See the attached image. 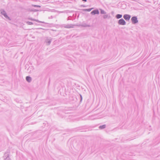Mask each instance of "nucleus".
I'll use <instances>...</instances> for the list:
<instances>
[{
	"instance_id": "1",
	"label": "nucleus",
	"mask_w": 160,
	"mask_h": 160,
	"mask_svg": "<svg viewBox=\"0 0 160 160\" xmlns=\"http://www.w3.org/2000/svg\"><path fill=\"white\" fill-rule=\"evenodd\" d=\"M131 21L132 23L133 24H135L138 23V18L137 16L132 17L131 19Z\"/></svg>"
},
{
	"instance_id": "2",
	"label": "nucleus",
	"mask_w": 160,
	"mask_h": 160,
	"mask_svg": "<svg viewBox=\"0 0 160 160\" xmlns=\"http://www.w3.org/2000/svg\"><path fill=\"white\" fill-rule=\"evenodd\" d=\"M118 23L119 25H125L126 24L125 21L123 18L119 19L118 21Z\"/></svg>"
},
{
	"instance_id": "3",
	"label": "nucleus",
	"mask_w": 160,
	"mask_h": 160,
	"mask_svg": "<svg viewBox=\"0 0 160 160\" xmlns=\"http://www.w3.org/2000/svg\"><path fill=\"white\" fill-rule=\"evenodd\" d=\"M131 17V16L129 14H124L123 15V18L126 21H128L130 20Z\"/></svg>"
},
{
	"instance_id": "4",
	"label": "nucleus",
	"mask_w": 160,
	"mask_h": 160,
	"mask_svg": "<svg viewBox=\"0 0 160 160\" xmlns=\"http://www.w3.org/2000/svg\"><path fill=\"white\" fill-rule=\"evenodd\" d=\"M91 13L93 15L98 14L99 13V12L98 10H95L92 12Z\"/></svg>"
},
{
	"instance_id": "5",
	"label": "nucleus",
	"mask_w": 160,
	"mask_h": 160,
	"mask_svg": "<svg viewBox=\"0 0 160 160\" xmlns=\"http://www.w3.org/2000/svg\"><path fill=\"white\" fill-rule=\"evenodd\" d=\"M122 17V15L120 14H118L116 16V18L117 19H119Z\"/></svg>"
},
{
	"instance_id": "6",
	"label": "nucleus",
	"mask_w": 160,
	"mask_h": 160,
	"mask_svg": "<svg viewBox=\"0 0 160 160\" xmlns=\"http://www.w3.org/2000/svg\"><path fill=\"white\" fill-rule=\"evenodd\" d=\"M26 79V80L28 82H30L31 80V77L28 76L27 77Z\"/></svg>"
},
{
	"instance_id": "7",
	"label": "nucleus",
	"mask_w": 160,
	"mask_h": 160,
	"mask_svg": "<svg viewBox=\"0 0 160 160\" xmlns=\"http://www.w3.org/2000/svg\"><path fill=\"white\" fill-rule=\"evenodd\" d=\"M105 127V125H103L102 126H101L99 127V128L101 129H102L103 128H104Z\"/></svg>"
},
{
	"instance_id": "8",
	"label": "nucleus",
	"mask_w": 160,
	"mask_h": 160,
	"mask_svg": "<svg viewBox=\"0 0 160 160\" xmlns=\"http://www.w3.org/2000/svg\"><path fill=\"white\" fill-rule=\"evenodd\" d=\"M101 13L102 14H104L105 13V12H104V11H103L102 10H101Z\"/></svg>"
},
{
	"instance_id": "9",
	"label": "nucleus",
	"mask_w": 160,
	"mask_h": 160,
	"mask_svg": "<svg viewBox=\"0 0 160 160\" xmlns=\"http://www.w3.org/2000/svg\"><path fill=\"white\" fill-rule=\"evenodd\" d=\"M34 7H40L39 6H37V5H33Z\"/></svg>"
},
{
	"instance_id": "10",
	"label": "nucleus",
	"mask_w": 160,
	"mask_h": 160,
	"mask_svg": "<svg viewBox=\"0 0 160 160\" xmlns=\"http://www.w3.org/2000/svg\"><path fill=\"white\" fill-rule=\"evenodd\" d=\"M27 23H28L30 25L32 24V23L30 22H28Z\"/></svg>"
},
{
	"instance_id": "11",
	"label": "nucleus",
	"mask_w": 160,
	"mask_h": 160,
	"mask_svg": "<svg viewBox=\"0 0 160 160\" xmlns=\"http://www.w3.org/2000/svg\"><path fill=\"white\" fill-rule=\"evenodd\" d=\"M3 15L5 17H6L7 16L6 15V13L4 14Z\"/></svg>"
},
{
	"instance_id": "12",
	"label": "nucleus",
	"mask_w": 160,
	"mask_h": 160,
	"mask_svg": "<svg viewBox=\"0 0 160 160\" xmlns=\"http://www.w3.org/2000/svg\"><path fill=\"white\" fill-rule=\"evenodd\" d=\"M83 1H85V2H86V0H82Z\"/></svg>"
}]
</instances>
